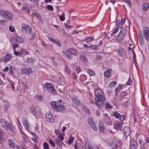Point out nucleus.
<instances>
[{
	"instance_id": "f257e3e1",
	"label": "nucleus",
	"mask_w": 149,
	"mask_h": 149,
	"mask_svg": "<svg viewBox=\"0 0 149 149\" xmlns=\"http://www.w3.org/2000/svg\"><path fill=\"white\" fill-rule=\"evenodd\" d=\"M43 87L44 89H47L51 94L55 95L57 94L56 91L53 84L50 83H47L44 84Z\"/></svg>"
},
{
	"instance_id": "f03ea898",
	"label": "nucleus",
	"mask_w": 149,
	"mask_h": 149,
	"mask_svg": "<svg viewBox=\"0 0 149 149\" xmlns=\"http://www.w3.org/2000/svg\"><path fill=\"white\" fill-rule=\"evenodd\" d=\"M1 123L2 126L6 129L10 131L11 134L14 133V131L13 126L10 124H9L8 122L4 119H2L1 121Z\"/></svg>"
},
{
	"instance_id": "7ed1b4c3",
	"label": "nucleus",
	"mask_w": 149,
	"mask_h": 149,
	"mask_svg": "<svg viewBox=\"0 0 149 149\" xmlns=\"http://www.w3.org/2000/svg\"><path fill=\"white\" fill-rule=\"evenodd\" d=\"M0 15L4 18L10 20H12L13 15L12 13L8 11H5L3 10H0Z\"/></svg>"
},
{
	"instance_id": "20e7f679",
	"label": "nucleus",
	"mask_w": 149,
	"mask_h": 149,
	"mask_svg": "<svg viewBox=\"0 0 149 149\" xmlns=\"http://www.w3.org/2000/svg\"><path fill=\"white\" fill-rule=\"evenodd\" d=\"M63 53L68 58H70L73 55L75 56L76 55L77 52L76 50L72 48L69 49L67 50H63Z\"/></svg>"
},
{
	"instance_id": "39448f33",
	"label": "nucleus",
	"mask_w": 149,
	"mask_h": 149,
	"mask_svg": "<svg viewBox=\"0 0 149 149\" xmlns=\"http://www.w3.org/2000/svg\"><path fill=\"white\" fill-rule=\"evenodd\" d=\"M61 100L57 101V105L55 110V111L60 112H64L65 111V108L64 106L61 104Z\"/></svg>"
},
{
	"instance_id": "423d86ee",
	"label": "nucleus",
	"mask_w": 149,
	"mask_h": 149,
	"mask_svg": "<svg viewBox=\"0 0 149 149\" xmlns=\"http://www.w3.org/2000/svg\"><path fill=\"white\" fill-rule=\"evenodd\" d=\"M95 95L96 96L95 98H99L100 99H105L104 94L103 91L101 89H97L95 90Z\"/></svg>"
},
{
	"instance_id": "0eeeda50",
	"label": "nucleus",
	"mask_w": 149,
	"mask_h": 149,
	"mask_svg": "<svg viewBox=\"0 0 149 149\" xmlns=\"http://www.w3.org/2000/svg\"><path fill=\"white\" fill-rule=\"evenodd\" d=\"M57 138L55 140L56 143L58 147L61 148L63 144V146L65 145L63 142L64 138L63 136L59 135L57 137Z\"/></svg>"
},
{
	"instance_id": "6e6552de",
	"label": "nucleus",
	"mask_w": 149,
	"mask_h": 149,
	"mask_svg": "<svg viewBox=\"0 0 149 149\" xmlns=\"http://www.w3.org/2000/svg\"><path fill=\"white\" fill-rule=\"evenodd\" d=\"M143 34L145 40L147 41H149V28L145 27L143 29Z\"/></svg>"
},
{
	"instance_id": "1a4fd4ad",
	"label": "nucleus",
	"mask_w": 149,
	"mask_h": 149,
	"mask_svg": "<svg viewBox=\"0 0 149 149\" xmlns=\"http://www.w3.org/2000/svg\"><path fill=\"white\" fill-rule=\"evenodd\" d=\"M105 102V99H100L99 98H95V103L99 107H103L104 102Z\"/></svg>"
},
{
	"instance_id": "9d476101",
	"label": "nucleus",
	"mask_w": 149,
	"mask_h": 149,
	"mask_svg": "<svg viewBox=\"0 0 149 149\" xmlns=\"http://www.w3.org/2000/svg\"><path fill=\"white\" fill-rule=\"evenodd\" d=\"M30 110L31 112L35 116H36L37 114L39 115L40 114V111L39 110H36L35 106L33 104L31 105Z\"/></svg>"
},
{
	"instance_id": "9b49d317",
	"label": "nucleus",
	"mask_w": 149,
	"mask_h": 149,
	"mask_svg": "<svg viewBox=\"0 0 149 149\" xmlns=\"http://www.w3.org/2000/svg\"><path fill=\"white\" fill-rule=\"evenodd\" d=\"M112 116H114L116 118H120L119 119L120 121H123L125 118V116H122V118L121 117V115L120 114L118 113L116 111H114L113 113Z\"/></svg>"
},
{
	"instance_id": "f8f14e48",
	"label": "nucleus",
	"mask_w": 149,
	"mask_h": 149,
	"mask_svg": "<svg viewBox=\"0 0 149 149\" xmlns=\"http://www.w3.org/2000/svg\"><path fill=\"white\" fill-rule=\"evenodd\" d=\"M45 117L47 120L51 123L54 122V119L52 117V114L50 112L47 113L45 114Z\"/></svg>"
},
{
	"instance_id": "ddd939ff",
	"label": "nucleus",
	"mask_w": 149,
	"mask_h": 149,
	"mask_svg": "<svg viewBox=\"0 0 149 149\" xmlns=\"http://www.w3.org/2000/svg\"><path fill=\"white\" fill-rule=\"evenodd\" d=\"M30 28L25 24H22V30L24 33H28Z\"/></svg>"
},
{
	"instance_id": "4468645a",
	"label": "nucleus",
	"mask_w": 149,
	"mask_h": 149,
	"mask_svg": "<svg viewBox=\"0 0 149 149\" xmlns=\"http://www.w3.org/2000/svg\"><path fill=\"white\" fill-rule=\"evenodd\" d=\"M137 145L136 141L134 140H131L130 142V147L132 149H136Z\"/></svg>"
},
{
	"instance_id": "2eb2a0df",
	"label": "nucleus",
	"mask_w": 149,
	"mask_h": 149,
	"mask_svg": "<svg viewBox=\"0 0 149 149\" xmlns=\"http://www.w3.org/2000/svg\"><path fill=\"white\" fill-rule=\"evenodd\" d=\"M49 40L53 42L55 44H56L59 47H61V42L58 40H55L54 38L51 37H49L48 38Z\"/></svg>"
},
{
	"instance_id": "dca6fc26",
	"label": "nucleus",
	"mask_w": 149,
	"mask_h": 149,
	"mask_svg": "<svg viewBox=\"0 0 149 149\" xmlns=\"http://www.w3.org/2000/svg\"><path fill=\"white\" fill-rule=\"evenodd\" d=\"M32 70L30 68H29L27 69L24 68L22 70V72L23 74H30Z\"/></svg>"
},
{
	"instance_id": "f3484780",
	"label": "nucleus",
	"mask_w": 149,
	"mask_h": 149,
	"mask_svg": "<svg viewBox=\"0 0 149 149\" xmlns=\"http://www.w3.org/2000/svg\"><path fill=\"white\" fill-rule=\"evenodd\" d=\"M123 130L124 132L125 136H128L130 134V130L128 127L125 126L123 127Z\"/></svg>"
},
{
	"instance_id": "a211bd4d",
	"label": "nucleus",
	"mask_w": 149,
	"mask_h": 149,
	"mask_svg": "<svg viewBox=\"0 0 149 149\" xmlns=\"http://www.w3.org/2000/svg\"><path fill=\"white\" fill-rule=\"evenodd\" d=\"M72 100L74 104L78 106H80L81 104L79 101L75 97H73L72 98Z\"/></svg>"
},
{
	"instance_id": "6ab92c4d",
	"label": "nucleus",
	"mask_w": 149,
	"mask_h": 149,
	"mask_svg": "<svg viewBox=\"0 0 149 149\" xmlns=\"http://www.w3.org/2000/svg\"><path fill=\"white\" fill-rule=\"evenodd\" d=\"M118 53L119 54L122 56H124L126 53L125 50L121 48L119 49Z\"/></svg>"
},
{
	"instance_id": "aec40b11",
	"label": "nucleus",
	"mask_w": 149,
	"mask_h": 149,
	"mask_svg": "<svg viewBox=\"0 0 149 149\" xmlns=\"http://www.w3.org/2000/svg\"><path fill=\"white\" fill-rule=\"evenodd\" d=\"M99 130L101 132H103L105 130V128L104 126L103 123L102 122H100L99 123Z\"/></svg>"
},
{
	"instance_id": "412c9836",
	"label": "nucleus",
	"mask_w": 149,
	"mask_h": 149,
	"mask_svg": "<svg viewBox=\"0 0 149 149\" xmlns=\"http://www.w3.org/2000/svg\"><path fill=\"white\" fill-rule=\"evenodd\" d=\"M149 7V4L147 3H143L142 6V8L143 11H146Z\"/></svg>"
},
{
	"instance_id": "4be33fe9",
	"label": "nucleus",
	"mask_w": 149,
	"mask_h": 149,
	"mask_svg": "<svg viewBox=\"0 0 149 149\" xmlns=\"http://www.w3.org/2000/svg\"><path fill=\"white\" fill-rule=\"evenodd\" d=\"M79 59L81 61L85 63H87L88 61V59L84 55L80 56L79 57Z\"/></svg>"
},
{
	"instance_id": "5701e85b",
	"label": "nucleus",
	"mask_w": 149,
	"mask_h": 149,
	"mask_svg": "<svg viewBox=\"0 0 149 149\" xmlns=\"http://www.w3.org/2000/svg\"><path fill=\"white\" fill-rule=\"evenodd\" d=\"M111 69H108L104 73V76L107 77H109L111 75Z\"/></svg>"
},
{
	"instance_id": "b1692460",
	"label": "nucleus",
	"mask_w": 149,
	"mask_h": 149,
	"mask_svg": "<svg viewBox=\"0 0 149 149\" xmlns=\"http://www.w3.org/2000/svg\"><path fill=\"white\" fill-rule=\"evenodd\" d=\"M88 123L90 126L95 131L97 130V129L95 126V123L94 122L91 123L90 122H89V123Z\"/></svg>"
},
{
	"instance_id": "393cba45",
	"label": "nucleus",
	"mask_w": 149,
	"mask_h": 149,
	"mask_svg": "<svg viewBox=\"0 0 149 149\" xmlns=\"http://www.w3.org/2000/svg\"><path fill=\"white\" fill-rule=\"evenodd\" d=\"M10 106V104L9 102L8 101L3 102V106L5 109L6 111Z\"/></svg>"
},
{
	"instance_id": "a878e982",
	"label": "nucleus",
	"mask_w": 149,
	"mask_h": 149,
	"mask_svg": "<svg viewBox=\"0 0 149 149\" xmlns=\"http://www.w3.org/2000/svg\"><path fill=\"white\" fill-rule=\"evenodd\" d=\"M9 145L10 146L11 148H15V145L14 143L13 140L11 139H10L9 140Z\"/></svg>"
},
{
	"instance_id": "bb28decb",
	"label": "nucleus",
	"mask_w": 149,
	"mask_h": 149,
	"mask_svg": "<svg viewBox=\"0 0 149 149\" xmlns=\"http://www.w3.org/2000/svg\"><path fill=\"white\" fill-rule=\"evenodd\" d=\"M57 102L52 101L51 102L50 104L53 109L55 110L57 105Z\"/></svg>"
},
{
	"instance_id": "cd10ccee",
	"label": "nucleus",
	"mask_w": 149,
	"mask_h": 149,
	"mask_svg": "<svg viewBox=\"0 0 149 149\" xmlns=\"http://www.w3.org/2000/svg\"><path fill=\"white\" fill-rule=\"evenodd\" d=\"M23 123L26 129L28 130V128H29L28 126L29 123L28 121L26 120H23Z\"/></svg>"
},
{
	"instance_id": "c85d7f7f",
	"label": "nucleus",
	"mask_w": 149,
	"mask_h": 149,
	"mask_svg": "<svg viewBox=\"0 0 149 149\" xmlns=\"http://www.w3.org/2000/svg\"><path fill=\"white\" fill-rule=\"evenodd\" d=\"M16 39L17 40V42L22 43L24 40L23 38L19 36L16 37Z\"/></svg>"
},
{
	"instance_id": "c756f323",
	"label": "nucleus",
	"mask_w": 149,
	"mask_h": 149,
	"mask_svg": "<svg viewBox=\"0 0 149 149\" xmlns=\"http://www.w3.org/2000/svg\"><path fill=\"white\" fill-rule=\"evenodd\" d=\"M125 20V19L124 18H122L121 19L120 21L121 24H120L119 25H118V27L119 28H121L122 27V25L124 24Z\"/></svg>"
},
{
	"instance_id": "7c9ffc66",
	"label": "nucleus",
	"mask_w": 149,
	"mask_h": 149,
	"mask_svg": "<svg viewBox=\"0 0 149 149\" xmlns=\"http://www.w3.org/2000/svg\"><path fill=\"white\" fill-rule=\"evenodd\" d=\"M6 62H8L11 59V55L9 54H7L5 57Z\"/></svg>"
},
{
	"instance_id": "2f4dec72",
	"label": "nucleus",
	"mask_w": 149,
	"mask_h": 149,
	"mask_svg": "<svg viewBox=\"0 0 149 149\" xmlns=\"http://www.w3.org/2000/svg\"><path fill=\"white\" fill-rule=\"evenodd\" d=\"M124 37V36L121 33H120L117 37V39L118 40H121Z\"/></svg>"
},
{
	"instance_id": "473e14b6",
	"label": "nucleus",
	"mask_w": 149,
	"mask_h": 149,
	"mask_svg": "<svg viewBox=\"0 0 149 149\" xmlns=\"http://www.w3.org/2000/svg\"><path fill=\"white\" fill-rule=\"evenodd\" d=\"M80 80L82 81H84L86 80L87 79V77L85 75L81 74L79 77Z\"/></svg>"
},
{
	"instance_id": "72a5a7b5",
	"label": "nucleus",
	"mask_w": 149,
	"mask_h": 149,
	"mask_svg": "<svg viewBox=\"0 0 149 149\" xmlns=\"http://www.w3.org/2000/svg\"><path fill=\"white\" fill-rule=\"evenodd\" d=\"M122 86V85H120L118 87L115 89V92L116 95H117L118 92L120 91L121 86Z\"/></svg>"
},
{
	"instance_id": "f704fd0d",
	"label": "nucleus",
	"mask_w": 149,
	"mask_h": 149,
	"mask_svg": "<svg viewBox=\"0 0 149 149\" xmlns=\"http://www.w3.org/2000/svg\"><path fill=\"white\" fill-rule=\"evenodd\" d=\"M139 42L141 45H142L144 44V41L143 37L139 38Z\"/></svg>"
},
{
	"instance_id": "c9c22d12",
	"label": "nucleus",
	"mask_w": 149,
	"mask_h": 149,
	"mask_svg": "<svg viewBox=\"0 0 149 149\" xmlns=\"http://www.w3.org/2000/svg\"><path fill=\"white\" fill-rule=\"evenodd\" d=\"M74 148L75 149H85L84 147L82 145H80L78 148L76 144L74 146Z\"/></svg>"
},
{
	"instance_id": "e433bc0d",
	"label": "nucleus",
	"mask_w": 149,
	"mask_h": 149,
	"mask_svg": "<svg viewBox=\"0 0 149 149\" xmlns=\"http://www.w3.org/2000/svg\"><path fill=\"white\" fill-rule=\"evenodd\" d=\"M120 33L124 36L126 33V30L124 28L122 29L120 31Z\"/></svg>"
},
{
	"instance_id": "4c0bfd02",
	"label": "nucleus",
	"mask_w": 149,
	"mask_h": 149,
	"mask_svg": "<svg viewBox=\"0 0 149 149\" xmlns=\"http://www.w3.org/2000/svg\"><path fill=\"white\" fill-rule=\"evenodd\" d=\"M116 84V82L115 81H113L110 83L109 84V86L110 87H112L115 86Z\"/></svg>"
},
{
	"instance_id": "58836bf2",
	"label": "nucleus",
	"mask_w": 149,
	"mask_h": 149,
	"mask_svg": "<svg viewBox=\"0 0 149 149\" xmlns=\"http://www.w3.org/2000/svg\"><path fill=\"white\" fill-rule=\"evenodd\" d=\"M61 32L65 36H66L68 34V31L67 29H63L62 30Z\"/></svg>"
},
{
	"instance_id": "ea45409f",
	"label": "nucleus",
	"mask_w": 149,
	"mask_h": 149,
	"mask_svg": "<svg viewBox=\"0 0 149 149\" xmlns=\"http://www.w3.org/2000/svg\"><path fill=\"white\" fill-rule=\"evenodd\" d=\"M65 14L63 13H62V15L59 16V18L62 21H64L65 19Z\"/></svg>"
},
{
	"instance_id": "a19ab883",
	"label": "nucleus",
	"mask_w": 149,
	"mask_h": 149,
	"mask_svg": "<svg viewBox=\"0 0 149 149\" xmlns=\"http://www.w3.org/2000/svg\"><path fill=\"white\" fill-rule=\"evenodd\" d=\"M87 72L90 76H93L95 74V73L93 70H88Z\"/></svg>"
},
{
	"instance_id": "79ce46f5",
	"label": "nucleus",
	"mask_w": 149,
	"mask_h": 149,
	"mask_svg": "<svg viewBox=\"0 0 149 149\" xmlns=\"http://www.w3.org/2000/svg\"><path fill=\"white\" fill-rule=\"evenodd\" d=\"M85 149H93L92 146L90 144L87 143L85 145Z\"/></svg>"
},
{
	"instance_id": "37998d69",
	"label": "nucleus",
	"mask_w": 149,
	"mask_h": 149,
	"mask_svg": "<svg viewBox=\"0 0 149 149\" xmlns=\"http://www.w3.org/2000/svg\"><path fill=\"white\" fill-rule=\"evenodd\" d=\"M110 118L109 117H104L103 119V121L104 122L107 123L109 120H110Z\"/></svg>"
},
{
	"instance_id": "c03bdc74",
	"label": "nucleus",
	"mask_w": 149,
	"mask_h": 149,
	"mask_svg": "<svg viewBox=\"0 0 149 149\" xmlns=\"http://www.w3.org/2000/svg\"><path fill=\"white\" fill-rule=\"evenodd\" d=\"M43 146L44 149H48L49 145L47 143L45 142L43 145Z\"/></svg>"
},
{
	"instance_id": "a18cd8bd",
	"label": "nucleus",
	"mask_w": 149,
	"mask_h": 149,
	"mask_svg": "<svg viewBox=\"0 0 149 149\" xmlns=\"http://www.w3.org/2000/svg\"><path fill=\"white\" fill-rule=\"evenodd\" d=\"M118 123H116L114 124V127L117 130H120L121 128H119L120 126Z\"/></svg>"
},
{
	"instance_id": "49530a36",
	"label": "nucleus",
	"mask_w": 149,
	"mask_h": 149,
	"mask_svg": "<svg viewBox=\"0 0 149 149\" xmlns=\"http://www.w3.org/2000/svg\"><path fill=\"white\" fill-rule=\"evenodd\" d=\"M15 69V68L14 67L10 66V72L11 74H13V70Z\"/></svg>"
},
{
	"instance_id": "de8ad7c7",
	"label": "nucleus",
	"mask_w": 149,
	"mask_h": 149,
	"mask_svg": "<svg viewBox=\"0 0 149 149\" xmlns=\"http://www.w3.org/2000/svg\"><path fill=\"white\" fill-rule=\"evenodd\" d=\"M74 138V137H72V138H70L69 140L68 141V145L71 144L73 142V139Z\"/></svg>"
},
{
	"instance_id": "09e8293b",
	"label": "nucleus",
	"mask_w": 149,
	"mask_h": 149,
	"mask_svg": "<svg viewBox=\"0 0 149 149\" xmlns=\"http://www.w3.org/2000/svg\"><path fill=\"white\" fill-rule=\"evenodd\" d=\"M31 36H32V38H33L35 37V34L33 33L32 30L30 29L29 31V32Z\"/></svg>"
},
{
	"instance_id": "8fccbe9b",
	"label": "nucleus",
	"mask_w": 149,
	"mask_h": 149,
	"mask_svg": "<svg viewBox=\"0 0 149 149\" xmlns=\"http://www.w3.org/2000/svg\"><path fill=\"white\" fill-rule=\"evenodd\" d=\"M132 52H133V55H134V64L136 66V67H137V65H136L137 63L135 61L136 58V56H135V53L133 51V50H132Z\"/></svg>"
},
{
	"instance_id": "3c124183",
	"label": "nucleus",
	"mask_w": 149,
	"mask_h": 149,
	"mask_svg": "<svg viewBox=\"0 0 149 149\" xmlns=\"http://www.w3.org/2000/svg\"><path fill=\"white\" fill-rule=\"evenodd\" d=\"M15 54L16 56H20L22 55V52H17L15 50H14Z\"/></svg>"
},
{
	"instance_id": "603ef678",
	"label": "nucleus",
	"mask_w": 149,
	"mask_h": 149,
	"mask_svg": "<svg viewBox=\"0 0 149 149\" xmlns=\"http://www.w3.org/2000/svg\"><path fill=\"white\" fill-rule=\"evenodd\" d=\"M48 141L52 146L53 147L55 146V143L52 139H50Z\"/></svg>"
},
{
	"instance_id": "864d4df0",
	"label": "nucleus",
	"mask_w": 149,
	"mask_h": 149,
	"mask_svg": "<svg viewBox=\"0 0 149 149\" xmlns=\"http://www.w3.org/2000/svg\"><path fill=\"white\" fill-rule=\"evenodd\" d=\"M33 16L36 17L38 18H40V15L38 13H34L33 14Z\"/></svg>"
},
{
	"instance_id": "5fc2aeb1",
	"label": "nucleus",
	"mask_w": 149,
	"mask_h": 149,
	"mask_svg": "<svg viewBox=\"0 0 149 149\" xmlns=\"http://www.w3.org/2000/svg\"><path fill=\"white\" fill-rule=\"evenodd\" d=\"M132 81V79H131V78H130V76L129 78V79L127 82L126 83L127 85H129L131 84Z\"/></svg>"
},
{
	"instance_id": "6e6d98bb",
	"label": "nucleus",
	"mask_w": 149,
	"mask_h": 149,
	"mask_svg": "<svg viewBox=\"0 0 149 149\" xmlns=\"http://www.w3.org/2000/svg\"><path fill=\"white\" fill-rule=\"evenodd\" d=\"M127 93L125 91H122L121 92L120 96L121 97H123L126 95Z\"/></svg>"
},
{
	"instance_id": "4d7b16f0",
	"label": "nucleus",
	"mask_w": 149,
	"mask_h": 149,
	"mask_svg": "<svg viewBox=\"0 0 149 149\" xmlns=\"http://www.w3.org/2000/svg\"><path fill=\"white\" fill-rule=\"evenodd\" d=\"M94 38L93 37H91L89 38H87L86 39V42H89L91 41H92L93 40Z\"/></svg>"
},
{
	"instance_id": "13d9d810",
	"label": "nucleus",
	"mask_w": 149,
	"mask_h": 149,
	"mask_svg": "<svg viewBox=\"0 0 149 149\" xmlns=\"http://www.w3.org/2000/svg\"><path fill=\"white\" fill-rule=\"evenodd\" d=\"M105 107L106 108H111L112 107L111 105L110 104L108 103H107L105 104Z\"/></svg>"
},
{
	"instance_id": "bf43d9fd",
	"label": "nucleus",
	"mask_w": 149,
	"mask_h": 149,
	"mask_svg": "<svg viewBox=\"0 0 149 149\" xmlns=\"http://www.w3.org/2000/svg\"><path fill=\"white\" fill-rule=\"evenodd\" d=\"M9 30L11 32H13L15 31V29L14 27L12 26H10L9 28Z\"/></svg>"
},
{
	"instance_id": "052dcab7",
	"label": "nucleus",
	"mask_w": 149,
	"mask_h": 149,
	"mask_svg": "<svg viewBox=\"0 0 149 149\" xmlns=\"http://www.w3.org/2000/svg\"><path fill=\"white\" fill-rule=\"evenodd\" d=\"M72 77L73 78L75 79H76L77 78L75 73L74 72H73L72 74Z\"/></svg>"
},
{
	"instance_id": "680f3d73",
	"label": "nucleus",
	"mask_w": 149,
	"mask_h": 149,
	"mask_svg": "<svg viewBox=\"0 0 149 149\" xmlns=\"http://www.w3.org/2000/svg\"><path fill=\"white\" fill-rule=\"evenodd\" d=\"M75 70H76V71H77L78 74L81 70L80 68V67H79V66H77Z\"/></svg>"
},
{
	"instance_id": "e2e57ef3",
	"label": "nucleus",
	"mask_w": 149,
	"mask_h": 149,
	"mask_svg": "<svg viewBox=\"0 0 149 149\" xmlns=\"http://www.w3.org/2000/svg\"><path fill=\"white\" fill-rule=\"evenodd\" d=\"M47 8L50 10H53L54 9L52 6L51 5H48L47 6Z\"/></svg>"
},
{
	"instance_id": "0e129e2a",
	"label": "nucleus",
	"mask_w": 149,
	"mask_h": 149,
	"mask_svg": "<svg viewBox=\"0 0 149 149\" xmlns=\"http://www.w3.org/2000/svg\"><path fill=\"white\" fill-rule=\"evenodd\" d=\"M16 37H13L11 39V41L13 42H17V40L16 39Z\"/></svg>"
},
{
	"instance_id": "69168bd1",
	"label": "nucleus",
	"mask_w": 149,
	"mask_h": 149,
	"mask_svg": "<svg viewBox=\"0 0 149 149\" xmlns=\"http://www.w3.org/2000/svg\"><path fill=\"white\" fill-rule=\"evenodd\" d=\"M88 123H89V122H90L91 123H93L94 122L92 118L91 117H90L88 118Z\"/></svg>"
},
{
	"instance_id": "338daca9",
	"label": "nucleus",
	"mask_w": 149,
	"mask_h": 149,
	"mask_svg": "<svg viewBox=\"0 0 149 149\" xmlns=\"http://www.w3.org/2000/svg\"><path fill=\"white\" fill-rule=\"evenodd\" d=\"M19 45L17 44H14L13 45V49L14 50H15V48H17Z\"/></svg>"
},
{
	"instance_id": "774afa93",
	"label": "nucleus",
	"mask_w": 149,
	"mask_h": 149,
	"mask_svg": "<svg viewBox=\"0 0 149 149\" xmlns=\"http://www.w3.org/2000/svg\"><path fill=\"white\" fill-rule=\"evenodd\" d=\"M33 59H31V58H27L26 59V61L28 63H31L33 61Z\"/></svg>"
}]
</instances>
